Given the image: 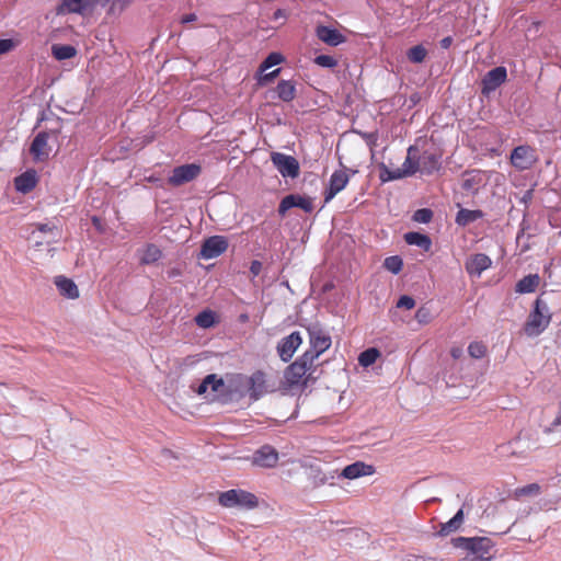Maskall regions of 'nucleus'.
<instances>
[{
    "instance_id": "obj_6",
    "label": "nucleus",
    "mask_w": 561,
    "mask_h": 561,
    "mask_svg": "<svg viewBox=\"0 0 561 561\" xmlns=\"http://www.w3.org/2000/svg\"><path fill=\"white\" fill-rule=\"evenodd\" d=\"M276 385L272 379L262 370H256L249 378V394L254 401L263 396L275 391Z\"/></svg>"
},
{
    "instance_id": "obj_22",
    "label": "nucleus",
    "mask_w": 561,
    "mask_h": 561,
    "mask_svg": "<svg viewBox=\"0 0 561 561\" xmlns=\"http://www.w3.org/2000/svg\"><path fill=\"white\" fill-rule=\"evenodd\" d=\"M463 522L465 513L463 510L460 508L448 522L439 524V528L435 535L438 537H447L450 534L458 531L463 525Z\"/></svg>"
},
{
    "instance_id": "obj_7",
    "label": "nucleus",
    "mask_w": 561,
    "mask_h": 561,
    "mask_svg": "<svg viewBox=\"0 0 561 561\" xmlns=\"http://www.w3.org/2000/svg\"><path fill=\"white\" fill-rule=\"evenodd\" d=\"M310 348L304 354L312 356L314 362L322 353L331 346V337L318 325H311L308 329Z\"/></svg>"
},
{
    "instance_id": "obj_39",
    "label": "nucleus",
    "mask_w": 561,
    "mask_h": 561,
    "mask_svg": "<svg viewBox=\"0 0 561 561\" xmlns=\"http://www.w3.org/2000/svg\"><path fill=\"white\" fill-rule=\"evenodd\" d=\"M468 353L472 358L480 359L486 354V346L482 342H471L468 346Z\"/></svg>"
},
{
    "instance_id": "obj_48",
    "label": "nucleus",
    "mask_w": 561,
    "mask_h": 561,
    "mask_svg": "<svg viewBox=\"0 0 561 561\" xmlns=\"http://www.w3.org/2000/svg\"><path fill=\"white\" fill-rule=\"evenodd\" d=\"M36 228L38 231L44 232V233H47V232L53 233L55 230H57V228L55 226H50L48 224H37Z\"/></svg>"
},
{
    "instance_id": "obj_37",
    "label": "nucleus",
    "mask_w": 561,
    "mask_h": 561,
    "mask_svg": "<svg viewBox=\"0 0 561 561\" xmlns=\"http://www.w3.org/2000/svg\"><path fill=\"white\" fill-rule=\"evenodd\" d=\"M541 492V486L538 483H530L528 485L517 488L514 491V497L520 499L524 496L538 495Z\"/></svg>"
},
{
    "instance_id": "obj_23",
    "label": "nucleus",
    "mask_w": 561,
    "mask_h": 561,
    "mask_svg": "<svg viewBox=\"0 0 561 561\" xmlns=\"http://www.w3.org/2000/svg\"><path fill=\"white\" fill-rule=\"evenodd\" d=\"M419 171L423 174H432L440 168L439 157L430 151L419 154Z\"/></svg>"
},
{
    "instance_id": "obj_21",
    "label": "nucleus",
    "mask_w": 561,
    "mask_h": 561,
    "mask_svg": "<svg viewBox=\"0 0 561 561\" xmlns=\"http://www.w3.org/2000/svg\"><path fill=\"white\" fill-rule=\"evenodd\" d=\"M375 473V467L371 465H367L363 461H356L346 466L342 476L346 479L353 480L365 476H371Z\"/></svg>"
},
{
    "instance_id": "obj_2",
    "label": "nucleus",
    "mask_w": 561,
    "mask_h": 561,
    "mask_svg": "<svg viewBox=\"0 0 561 561\" xmlns=\"http://www.w3.org/2000/svg\"><path fill=\"white\" fill-rule=\"evenodd\" d=\"M419 149L414 146L408 148L407 158L401 168L389 169L382 165L380 172V180L382 182L400 180L403 178L412 176L419 172Z\"/></svg>"
},
{
    "instance_id": "obj_51",
    "label": "nucleus",
    "mask_w": 561,
    "mask_h": 561,
    "mask_svg": "<svg viewBox=\"0 0 561 561\" xmlns=\"http://www.w3.org/2000/svg\"><path fill=\"white\" fill-rule=\"evenodd\" d=\"M408 561H435V559L431 557L411 556Z\"/></svg>"
},
{
    "instance_id": "obj_20",
    "label": "nucleus",
    "mask_w": 561,
    "mask_h": 561,
    "mask_svg": "<svg viewBox=\"0 0 561 561\" xmlns=\"http://www.w3.org/2000/svg\"><path fill=\"white\" fill-rule=\"evenodd\" d=\"M317 37L329 46H337L346 41L345 36L336 28H331L324 25L316 27Z\"/></svg>"
},
{
    "instance_id": "obj_33",
    "label": "nucleus",
    "mask_w": 561,
    "mask_h": 561,
    "mask_svg": "<svg viewBox=\"0 0 561 561\" xmlns=\"http://www.w3.org/2000/svg\"><path fill=\"white\" fill-rule=\"evenodd\" d=\"M427 56V50L423 45H415L411 47L408 53V59L413 64H421L425 60Z\"/></svg>"
},
{
    "instance_id": "obj_9",
    "label": "nucleus",
    "mask_w": 561,
    "mask_h": 561,
    "mask_svg": "<svg viewBox=\"0 0 561 561\" xmlns=\"http://www.w3.org/2000/svg\"><path fill=\"white\" fill-rule=\"evenodd\" d=\"M271 161L282 176L295 179L299 175V163L293 156L272 152Z\"/></svg>"
},
{
    "instance_id": "obj_17",
    "label": "nucleus",
    "mask_w": 561,
    "mask_h": 561,
    "mask_svg": "<svg viewBox=\"0 0 561 561\" xmlns=\"http://www.w3.org/2000/svg\"><path fill=\"white\" fill-rule=\"evenodd\" d=\"M495 543L489 537H472L470 553L474 554L473 559L483 561H492L494 554L491 553Z\"/></svg>"
},
{
    "instance_id": "obj_12",
    "label": "nucleus",
    "mask_w": 561,
    "mask_h": 561,
    "mask_svg": "<svg viewBox=\"0 0 561 561\" xmlns=\"http://www.w3.org/2000/svg\"><path fill=\"white\" fill-rule=\"evenodd\" d=\"M96 8L94 0H60L57 14H80L92 12Z\"/></svg>"
},
{
    "instance_id": "obj_50",
    "label": "nucleus",
    "mask_w": 561,
    "mask_h": 561,
    "mask_svg": "<svg viewBox=\"0 0 561 561\" xmlns=\"http://www.w3.org/2000/svg\"><path fill=\"white\" fill-rule=\"evenodd\" d=\"M287 12L283 9H277L273 14V20L277 21L279 19H286Z\"/></svg>"
},
{
    "instance_id": "obj_42",
    "label": "nucleus",
    "mask_w": 561,
    "mask_h": 561,
    "mask_svg": "<svg viewBox=\"0 0 561 561\" xmlns=\"http://www.w3.org/2000/svg\"><path fill=\"white\" fill-rule=\"evenodd\" d=\"M471 543H472V537H461L460 536V537H456V538L451 539V545L455 548L463 549L468 552H470Z\"/></svg>"
},
{
    "instance_id": "obj_52",
    "label": "nucleus",
    "mask_w": 561,
    "mask_h": 561,
    "mask_svg": "<svg viewBox=\"0 0 561 561\" xmlns=\"http://www.w3.org/2000/svg\"><path fill=\"white\" fill-rule=\"evenodd\" d=\"M461 354H462V350H461V348H459V347H454V348H451V351H450V355H451L455 359L459 358V357L461 356Z\"/></svg>"
},
{
    "instance_id": "obj_47",
    "label": "nucleus",
    "mask_w": 561,
    "mask_h": 561,
    "mask_svg": "<svg viewBox=\"0 0 561 561\" xmlns=\"http://www.w3.org/2000/svg\"><path fill=\"white\" fill-rule=\"evenodd\" d=\"M262 263L257 260H254L251 262V265H250V273L252 275V277H256L261 272H262Z\"/></svg>"
},
{
    "instance_id": "obj_31",
    "label": "nucleus",
    "mask_w": 561,
    "mask_h": 561,
    "mask_svg": "<svg viewBox=\"0 0 561 561\" xmlns=\"http://www.w3.org/2000/svg\"><path fill=\"white\" fill-rule=\"evenodd\" d=\"M77 50L71 45H54L53 46V56L57 60H65L75 57Z\"/></svg>"
},
{
    "instance_id": "obj_18",
    "label": "nucleus",
    "mask_w": 561,
    "mask_h": 561,
    "mask_svg": "<svg viewBox=\"0 0 561 561\" xmlns=\"http://www.w3.org/2000/svg\"><path fill=\"white\" fill-rule=\"evenodd\" d=\"M491 264L492 261L486 254L477 253L467 260L465 267L469 275L479 277Z\"/></svg>"
},
{
    "instance_id": "obj_56",
    "label": "nucleus",
    "mask_w": 561,
    "mask_h": 561,
    "mask_svg": "<svg viewBox=\"0 0 561 561\" xmlns=\"http://www.w3.org/2000/svg\"><path fill=\"white\" fill-rule=\"evenodd\" d=\"M147 180H148L149 182H156V181H157V179H156V178H153V176H149V178H147Z\"/></svg>"
},
{
    "instance_id": "obj_54",
    "label": "nucleus",
    "mask_w": 561,
    "mask_h": 561,
    "mask_svg": "<svg viewBox=\"0 0 561 561\" xmlns=\"http://www.w3.org/2000/svg\"><path fill=\"white\" fill-rule=\"evenodd\" d=\"M462 188H465V190L472 188L471 180H469V179L465 180L463 183H462Z\"/></svg>"
},
{
    "instance_id": "obj_16",
    "label": "nucleus",
    "mask_w": 561,
    "mask_h": 561,
    "mask_svg": "<svg viewBox=\"0 0 561 561\" xmlns=\"http://www.w3.org/2000/svg\"><path fill=\"white\" fill-rule=\"evenodd\" d=\"M301 343L302 337L299 332H293L289 335L283 337L277 345V352L282 360H290Z\"/></svg>"
},
{
    "instance_id": "obj_36",
    "label": "nucleus",
    "mask_w": 561,
    "mask_h": 561,
    "mask_svg": "<svg viewBox=\"0 0 561 561\" xmlns=\"http://www.w3.org/2000/svg\"><path fill=\"white\" fill-rule=\"evenodd\" d=\"M285 60L280 53H271L260 65L259 72L262 73L273 66L279 65Z\"/></svg>"
},
{
    "instance_id": "obj_28",
    "label": "nucleus",
    "mask_w": 561,
    "mask_h": 561,
    "mask_svg": "<svg viewBox=\"0 0 561 561\" xmlns=\"http://www.w3.org/2000/svg\"><path fill=\"white\" fill-rule=\"evenodd\" d=\"M540 277L538 274H529L525 277H523L517 284H516V291L519 294H528L534 293L537 287L539 286Z\"/></svg>"
},
{
    "instance_id": "obj_26",
    "label": "nucleus",
    "mask_w": 561,
    "mask_h": 561,
    "mask_svg": "<svg viewBox=\"0 0 561 561\" xmlns=\"http://www.w3.org/2000/svg\"><path fill=\"white\" fill-rule=\"evenodd\" d=\"M221 387H224V379L216 374H210L203 379L195 391L197 394L202 396L207 392L208 388H210L213 392H217Z\"/></svg>"
},
{
    "instance_id": "obj_34",
    "label": "nucleus",
    "mask_w": 561,
    "mask_h": 561,
    "mask_svg": "<svg viewBox=\"0 0 561 561\" xmlns=\"http://www.w3.org/2000/svg\"><path fill=\"white\" fill-rule=\"evenodd\" d=\"M404 240L409 244H414L419 247L428 248L431 244V240L426 234H422L420 232H408L404 236Z\"/></svg>"
},
{
    "instance_id": "obj_46",
    "label": "nucleus",
    "mask_w": 561,
    "mask_h": 561,
    "mask_svg": "<svg viewBox=\"0 0 561 561\" xmlns=\"http://www.w3.org/2000/svg\"><path fill=\"white\" fill-rule=\"evenodd\" d=\"M13 47L14 43L12 39H0V55L9 53Z\"/></svg>"
},
{
    "instance_id": "obj_32",
    "label": "nucleus",
    "mask_w": 561,
    "mask_h": 561,
    "mask_svg": "<svg viewBox=\"0 0 561 561\" xmlns=\"http://www.w3.org/2000/svg\"><path fill=\"white\" fill-rule=\"evenodd\" d=\"M379 356L380 352L375 347H370L359 354L358 363L363 367H368L375 364Z\"/></svg>"
},
{
    "instance_id": "obj_4",
    "label": "nucleus",
    "mask_w": 561,
    "mask_h": 561,
    "mask_svg": "<svg viewBox=\"0 0 561 561\" xmlns=\"http://www.w3.org/2000/svg\"><path fill=\"white\" fill-rule=\"evenodd\" d=\"M218 503L227 508L253 510L257 507L259 500L251 492L242 489H231L219 494Z\"/></svg>"
},
{
    "instance_id": "obj_5",
    "label": "nucleus",
    "mask_w": 561,
    "mask_h": 561,
    "mask_svg": "<svg viewBox=\"0 0 561 561\" xmlns=\"http://www.w3.org/2000/svg\"><path fill=\"white\" fill-rule=\"evenodd\" d=\"M60 129H51L49 131H39L30 146V154L34 162H46L49 159L51 147L48 144L50 137L57 138Z\"/></svg>"
},
{
    "instance_id": "obj_15",
    "label": "nucleus",
    "mask_w": 561,
    "mask_h": 561,
    "mask_svg": "<svg viewBox=\"0 0 561 561\" xmlns=\"http://www.w3.org/2000/svg\"><path fill=\"white\" fill-rule=\"evenodd\" d=\"M293 207H299L306 213H311L313 210L312 199L297 194H289L280 201L278 214L284 216Z\"/></svg>"
},
{
    "instance_id": "obj_53",
    "label": "nucleus",
    "mask_w": 561,
    "mask_h": 561,
    "mask_svg": "<svg viewBox=\"0 0 561 561\" xmlns=\"http://www.w3.org/2000/svg\"><path fill=\"white\" fill-rule=\"evenodd\" d=\"M453 43V38L451 37H445L440 41V45L443 48H448Z\"/></svg>"
},
{
    "instance_id": "obj_1",
    "label": "nucleus",
    "mask_w": 561,
    "mask_h": 561,
    "mask_svg": "<svg viewBox=\"0 0 561 561\" xmlns=\"http://www.w3.org/2000/svg\"><path fill=\"white\" fill-rule=\"evenodd\" d=\"M312 356L302 354L294 363L286 367L284 371L283 388L291 390L296 388H305L308 386L312 374L316 370Z\"/></svg>"
},
{
    "instance_id": "obj_44",
    "label": "nucleus",
    "mask_w": 561,
    "mask_h": 561,
    "mask_svg": "<svg viewBox=\"0 0 561 561\" xmlns=\"http://www.w3.org/2000/svg\"><path fill=\"white\" fill-rule=\"evenodd\" d=\"M280 72V69H275L268 73H260V77L257 78V83L260 85H266L267 83L272 82Z\"/></svg>"
},
{
    "instance_id": "obj_25",
    "label": "nucleus",
    "mask_w": 561,
    "mask_h": 561,
    "mask_svg": "<svg viewBox=\"0 0 561 561\" xmlns=\"http://www.w3.org/2000/svg\"><path fill=\"white\" fill-rule=\"evenodd\" d=\"M55 285L64 297L68 299H77L79 297V289L72 279L65 276H57L55 278Z\"/></svg>"
},
{
    "instance_id": "obj_24",
    "label": "nucleus",
    "mask_w": 561,
    "mask_h": 561,
    "mask_svg": "<svg viewBox=\"0 0 561 561\" xmlns=\"http://www.w3.org/2000/svg\"><path fill=\"white\" fill-rule=\"evenodd\" d=\"M37 184V174L35 170H27L14 180L16 191L30 193Z\"/></svg>"
},
{
    "instance_id": "obj_35",
    "label": "nucleus",
    "mask_w": 561,
    "mask_h": 561,
    "mask_svg": "<svg viewBox=\"0 0 561 561\" xmlns=\"http://www.w3.org/2000/svg\"><path fill=\"white\" fill-rule=\"evenodd\" d=\"M195 323L203 329L211 328L215 323V313L210 310H204L195 317Z\"/></svg>"
},
{
    "instance_id": "obj_38",
    "label": "nucleus",
    "mask_w": 561,
    "mask_h": 561,
    "mask_svg": "<svg viewBox=\"0 0 561 561\" xmlns=\"http://www.w3.org/2000/svg\"><path fill=\"white\" fill-rule=\"evenodd\" d=\"M383 267L392 274H399L403 267V261L399 255L388 256L383 261Z\"/></svg>"
},
{
    "instance_id": "obj_3",
    "label": "nucleus",
    "mask_w": 561,
    "mask_h": 561,
    "mask_svg": "<svg viewBox=\"0 0 561 561\" xmlns=\"http://www.w3.org/2000/svg\"><path fill=\"white\" fill-rule=\"evenodd\" d=\"M550 321L551 311L548 304L541 297H538L534 310L524 325V331L528 336L539 335L549 325Z\"/></svg>"
},
{
    "instance_id": "obj_55",
    "label": "nucleus",
    "mask_w": 561,
    "mask_h": 561,
    "mask_svg": "<svg viewBox=\"0 0 561 561\" xmlns=\"http://www.w3.org/2000/svg\"><path fill=\"white\" fill-rule=\"evenodd\" d=\"M92 224H93V226H94V227H96L98 229H100V227H101V220H100V218H98V217H93V218H92Z\"/></svg>"
},
{
    "instance_id": "obj_14",
    "label": "nucleus",
    "mask_w": 561,
    "mask_h": 561,
    "mask_svg": "<svg viewBox=\"0 0 561 561\" xmlns=\"http://www.w3.org/2000/svg\"><path fill=\"white\" fill-rule=\"evenodd\" d=\"M278 451L271 445H264L252 455V465L261 468H274L278 462Z\"/></svg>"
},
{
    "instance_id": "obj_19",
    "label": "nucleus",
    "mask_w": 561,
    "mask_h": 561,
    "mask_svg": "<svg viewBox=\"0 0 561 561\" xmlns=\"http://www.w3.org/2000/svg\"><path fill=\"white\" fill-rule=\"evenodd\" d=\"M534 150L529 146H518L511 153V161L519 170L528 169L534 162Z\"/></svg>"
},
{
    "instance_id": "obj_10",
    "label": "nucleus",
    "mask_w": 561,
    "mask_h": 561,
    "mask_svg": "<svg viewBox=\"0 0 561 561\" xmlns=\"http://www.w3.org/2000/svg\"><path fill=\"white\" fill-rule=\"evenodd\" d=\"M201 170V167L195 163L176 167L173 169L168 182L172 186H181L196 179Z\"/></svg>"
},
{
    "instance_id": "obj_13",
    "label": "nucleus",
    "mask_w": 561,
    "mask_h": 561,
    "mask_svg": "<svg viewBox=\"0 0 561 561\" xmlns=\"http://www.w3.org/2000/svg\"><path fill=\"white\" fill-rule=\"evenodd\" d=\"M228 249V241L222 236H213L204 241L201 249V256L210 260L219 256Z\"/></svg>"
},
{
    "instance_id": "obj_29",
    "label": "nucleus",
    "mask_w": 561,
    "mask_h": 561,
    "mask_svg": "<svg viewBox=\"0 0 561 561\" xmlns=\"http://www.w3.org/2000/svg\"><path fill=\"white\" fill-rule=\"evenodd\" d=\"M162 257V251L153 243L147 244L144 249L140 263L145 265L153 264Z\"/></svg>"
},
{
    "instance_id": "obj_41",
    "label": "nucleus",
    "mask_w": 561,
    "mask_h": 561,
    "mask_svg": "<svg viewBox=\"0 0 561 561\" xmlns=\"http://www.w3.org/2000/svg\"><path fill=\"white\" fill-rule=\"evenodd\" d=\"M314 62L324 68H334L337 65V60L330 55H319L314 58Z\"/></svg>"
},
{
    "instance_id": "obj_49",
    "label": "nucleus",
    "mask_w": 561,
    "mask_h": 561,
    "mask_svg": "<svg viewBox=\"0 0 561 561\" xmlns=\"http://www.w3.org/2000/svg\"><path fill=\"white\" fill-rule=\"evenodd\" d=\"M197 20V15L195 13L185 14L181 18V23L186 24L190 22H194Z\"/></svg>"
},
{
    "instance_id": "obj_8",
    "label": "nucleus",
    "mask_w": 561,
    "mask_h": 561,
    "mask_svg": "<svg viewBox=\"0 0 561 561\" xmlns=\"http://www.w3.org/2000/svg\"><path fill=\"white\" fill-rule=\"evenodd\" d=\"M346 168L335 170L329 180V184L324 191V203L332 201L340 192H342L350 182V173H355Z\"/></svg>"
},
{
    "instance_id": "obj_43",
    "label": "nucleus",
    "mask_w": 561,
    "mask_h": 561,
    "mask_svg": "<svg viewBox=\"0 0 561 561\" xmlns=\"http://www.w3.org/2000/svg\"><path fill=\"white\" fill-rule=\"evenodd\" d=\"M415 319L421 324H427L432 320L431 310L426 307H420L415 312Z\"/></svg>"
},
{
    "instance_id": "obj_27",
    "label": "nucleus",
    "mask_w": 561,
    "mask_h": 561,
    "mask_svg": "<svg viewBox=\"0 0 561 561\" xmlns=\"http://www.w3.org/2000/svg\"><path fill=\"white\" fill-rule=\"evenodd\" d=\"M276 93L283 102H291L296 98V84L290 80H280L276 85Z\"/></svg>"
},
{
    "instance_id": "obj_40",
    "label": "nucleus",
    "mask_w": 561,
    "mask_h": 561,
    "mask_svg": "<svg viewBox=\"0 0 561 561\" xmlns=\"http://www.w3.org/2000/svg\"><path fill=\"white\" fill-rule=\"evenodd\" d=\"M433 218V211L428 208L417 209L413 215V220L420 224H427Z\"/></svg>"
},
{
    "instance_id": "obj_57",
    "label": "nucleus",
    "mask_w": 561,
    "mask_h": 561,
    "mask_svg": "<svg viewBox=\"0 0 561 561\" xmlns=\"http://www.w3.org/2000/svg\"><path fill=\"white\" fill-rule=\"evenodd\" d=\"M462 561H483V560H479V559H473V558H471V559H463Z\"/></svg>"
},
{
    "instance_id": "obj_11",
    "label": "nucleus",
    "mask_w": 561,
    "mask_h": 561,
    "mask_svg": "<svg viewBox=\"0 0 561 561\" xmlns=\"http://www.w3.org/2000/svg\"><path fill=\"white\" fill-rule=\"evenodd\" d=\"M507 79L506 68L503 66L495 67L488 71L481 81V92L483 95H489L495 91Z\"/></svg>"
},
{
    "instance_id": "obj_30",
    "label": "nucleus",
    "mask_w": 561,
    "mask_h": 561,
    "mask_svg": "<svg viewBox=\"0 0 561 561\" xmlns=\"http://www.w3.org/2000/svg\"><path fill=\"white\" fill-rule=\"evenodd\" d=\"M483 213L481 210H470V209H460L456 216V222L459 226H467L470 222L476 221L481 218Z\"/></svg>"
},
{
    "instance_id": "obj_45",
    "label": "nucleus",
    "mask_w": 561,
    "mask_h": 561,
    "mask_svg": "<svg viewBox=\"0 0 561 561\" xmlns=\"http://www.w3.org/2000/svg\"><path fill=\"white\" fill-rule=\"evenodd\" d=\"M397 307L408 310L413 309L415 307V300L410 296L403 295L397 301Z\"/></svg>"
}]
</instances>
